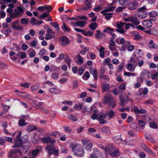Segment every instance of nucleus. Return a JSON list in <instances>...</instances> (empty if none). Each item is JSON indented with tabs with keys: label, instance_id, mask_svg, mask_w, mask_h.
<instances>
[{
	"label": "nucleus",
	"instance_id": "nucleus-59",
	"mask_svg": "<svg viewBox=\"0 0 158 158\" xmlns=\"http://www.w3.org/2000/svg\"><path fill=\"white\" fill-rule=\"evenodd\" d=\"M30 84V83H23L21 85V86L25 87L26 88H27L29 87V85Z\"/></svg>",
	"mask_w": 158,
	"mask_h": 158
},
{
	"label": "nucleus",
	"instance_id": "nucleus-34",
	"mask_svg": "<svg viewBox=\"0 0 158 158\" xmlns=\"http://www.w3.org/2000/svg\"><path fill=\"white\" fill-rule=\"evenodd\" d=\"M49 15V12H47L44 13L42 15H40L39 19H44V18L48 17Z\"/></svg>",
	"mask_w": 158,
	"mask_h": 158
},
{
	"label": "nucleus",
	"instance_id": "nucleus-38",
	"mask_svg": "<svg viewBox=\"0 0 158 158\" xmlns=\"http://www.w3.org/2000/svg\"><path fill=\"white\" fill-rule=\"evenodd\" d=\"M91 3L90 1H89L83 7V9L85 10H88L91 7Z\"/></svg>",
	"mask_w": 158,
	"mask_h": 158
},
{
	"label": "nucleus",
	"instance_id": "nucleus-54",
	"mask_svg": "<svg viewBox=\"0 0 158 158\" xmlns=\"http://www.w3.org/2000/svg\"><path fill=\"white\" fill-rule=\"evenodd\" d=\"M78 81L77 80H75L73 82V88L75 89L78 87Z\"/></svg>",
	"mask_w": 158,
	"mask_h": 158
},
{
	"label": "nucleus",
	"instance_id": "nucleus-22",
	"mask_svg": "<svg viewBox=\"0 0 158 158\" xmlns=\"http://www.w3.org/2000/svg\"><path fill=\"white\" fill-rule=\"evenodd\" d=\"M97 33L95 34V36L97 39H101L104 36V34L100 32L99 30L96 31Z\"/></svg>",
	"mask_w": 158,
	"mask_h": 158
},
{
	"label": "nucleus",
	"instance_id": "nucleus-16",
	"mask_svg": "<svg viewBox=\"0 0 158 158\" xmlns=\"http://www.w3.org/2000/svg\"><path fill=\"white\" fill-rule=\"evenodd\" d=\"M148 47L150 48L157 49L158 48L157 45L155 44L152 40H151L149 43Z\"/></svg>",
	"mask_w": 158,
	"mask_h": 158
},
{
	"label": "nucleus",
	"instance_id": "nucleus-28",
	"mask_svg": "<svg viewBox=\"0 0 158 158\" xmlns=\"http://www.w3.org/2000/svg\"><path fill=\"white\" fill-rule=\"evenodd\" d=\"M18 124L19 126H23L27 125V124L25 123V120L22 118H20L19 120Z\"/></svg>",
	"mask_w": 158,
	"mask_h": 158
},
{
	"label": "nucleus",
	"instance_id": "nucleus-61",
	"mask_svg": "<svg viewBox=\"0 0 158 158\" xmlns=\"http://www.w3.org/2000/svg\"><path fill=\"white\" fill-rule=\"evenodd\" d=\"M15 140L16 143H21L22 142V139L20 137H16V138L15 139Z\"/></svg>",
	"mask_w": 158,
	"mask_h": 158
},
{
	"label": "nucleus",
	"instance_id": "nucleus-29",
	"mask_svg": "<svg viewBox=\"0 0 158 158\" xmlns=\"http://www.w3.org/2000/svg\"><path fill=\"white\" fill-rule=\"evenodd\" d=\"M150 73L147 70H143L142 71L141 73L140 74L141 77H144V76H147V75H149Z\"/></svg>",
	"mask_w": 158,
	"mask_h": 158
},
{
	"label": "nucleus",
	"instance_id": "nucleus-58",
	"mask_svg": "<svg viewBox=\"0 0 158 158\" xmlns=\"http://www.w3.org/2000/svg\"><path fill=\"white\" fill-rule=\"evenodd\" d=\"M138 123L140 127H144V126L145 125V123H144V122L141 120H139V121Z\"/></svg>",
	"mask_w": 158,
	"mask_h": 158
},
{
	"label": "nucleus",
	"instance_id": "nucleus-47",
	"mask_svg": "<svg viewBox=\"0 0 158 158\" xmlns=\"http://www.w3.org/2000/svg\"><path fill=\"white\" fill-rule=\"evenodd\" d=\"M2 106H3V111L2 112L3 113H6L8 111L9 108V106L7 105H2Z\"/></svg>",
	"mask_w": 158,
	"mask_h": 158
},
{
	"label": "nucleus",
	"instance_id": "nucleus-21",
	"mask_svg": "<svg viewBox=\"0 0 158 158\" xmlns=\"http://www.w3.org/2000/svg\"><path fill=\"white\" fill-rule=\"evenodd\" d=\"M115 8V7L114 6H113L111 7H108L105 10L101 11V13L102 14H103L106 12L114 11Z\"/></svg>",
	"mask_w": 158,
	"mask_h": 158
},
{
	"label": "nucleus",
	"instance_id": "nucleus-30",
	"mask_svg": "<svg viewBox=\"0 0 158 158\" xmlns=\"http://www.w3.org/2000/svg\"><path fill=\"white\" fill-rule=\"evenodd\" d=\"M20 21L22 24L25 25L28 24L29 22V20L28 19L23 18L20 19Z\"/></svg>",
	"mask_w": 158,
	"mask_h": 158
},
{
	"label": "nucleus",
	"instance_id": "nucleus-56",
	"mask_svg": "<svg viewBox=\"0 0 158 158\" xmlns=\"http://www.w3.org/2000/svg\"><path fill=\"white\" fill-rule=\"evenodd\" d=\"M124 76H128L129 77L131 76H134L135 75L134 73H132L130 72H124Z\"/></svg>",
	"mask_w": 158,
	"mask_h": 158
},
{
	"label": "nucleus",
	"instance_id": "nucleus-37",
	"mask_svg": "<svg viewBox=\"0 0 158 158\" xmlns=\"http://www.w3.org/2000/svg\"><path fill=\"white\" fill-rule=\"evenodd\" d=\"M103 15L105 16V19L108 20H109L112 17V15L113 14L112 13H104L103 14Z\"/></svg>",
	"mask_w": 158,
	"mask_h": 158
},
{
	"label": "nucleus",
	"instance_id": "nucleus-46",
	"mask_svg": "<svg viewBox=\"0 0 158 158\" xmlns=\"http://www.w3.org/2000/svg\"><path fill=\"white\" fill-rule=\"evenodd\" d=\"M52 8L51 6L50 5H44V9H47L48 10V11L49 12V13L52 10Z\"/></svg>",
	"mask_w": 158,
	"mask_h": 158
},
{
	"label": "nucleus",
	"instance_id": "nucleus-48",
	"mask_svg": "<svg viewBox=\"0 0 158 158\" xmlns=\"http://www.w3.org/2000/svg\"><path fill=\"white\" fill-rule=\"evenodd\" d=\"M133 66H134L131 64H128L127 66V68L129 71H133L134 70V69H133Z\"/></svg>",
	"mask_w": 158,
	"mask_h": 158
},
{
	"label": "nucleus",
	"instance_id": "nucleus-9",
	"mask_svg": "<svg viewBox=\"0 0 158 158\" xmlns=\"http://www.w3.org/2000/svg\"><path fill=\"white\" fill-rule=\"evenodd\" d=\"M113 99V98L111 97L109 95L108 93H106V94L104 96V98L103 99V102L105 103H108V104H109Z\"/></svg>",
	"mask_w": 158,
	"mask_h": 158
},
{
	"label": "nucleus",
	"instance_id": "nucleus-35",
	"mask_svg": "<svg viewBox=\"0 0 158 158\" xmlns=\"http://www.w3.org/2000/svg\"><path fill=\"white\" fill-rule=\"evenodd\" d=\"M50 24L54 27L56 29V31H59V25L56 22H51Z\"/></svg>",
	"mask_w": 158,
	"mask_h": 158
},
{
	"label": "nucleus",
	"instance_id": "nucleus-49",
	"mask_svg": "<svg viewBox=\"0 0 158 158\" xmlns=\"http://www.w3.org/2000/svg\"><path fill=\"white\" fill-rule=\"evenodd\" d=\"M124 24H125V23H123L121 22H119V23H116L117 27L119 29L122 28V27H123Z\"/></svg>",
	"mask_w": 158,
	"mask_h": 158
},
{
	"label": "nucleus",
	"instance_id": "nucleus-60",
	"mask_svg": "<svg viewBox=\"0 0 158 158\" xmlns=\"http://www.w3.org/2000/svg\"><path fill=\"white\" fill-rule=\"evenodd\" d=\"M124 63H121L120 65L119 66V67L118 68V72L122 71V69L124 67Z\"/></svg>",
	"mask_w": 158,
	"mask_h": 158
},
{
	"label": "nucleus",
	"instance_id": "nucleus-3",
	"mask_svg": "<svg viewBox=\"0 0 158 158\" xmlns=\"http://www.w3.org/2000/svg\"><path fill=\"white\" fill-rule=\"evenodd\" d=\"M120 42L121 44H124L122 46V48L123 49H125L127 48V49H134L135 47L133 45H130V42L128 41H125L124 38H122L120 40Z\"/></svg>",
	"mask_w": 158,
	"mask_h": 158
},
{
	"label": "nucleus",
	"instance_id": "nucleus-8",
	"mask_svg": "<svg viewBox=\"0 0 158 158\" xmlns=\"http://www.w3.org/2000/svg\"><path fill=\"white\" fill-rule=\"evenodd\" d=\"M60 43L63 46L68 44L70 43L69 40L65 36H63L60 38Z\"/></svg>",
	"mask_w": 158,
	"mask_h": 158
},
{
	"label": "nucleus",
	"instance_id": "nucleus-27",
	"mask_svg": "<svg viewBox=\"0 0 158 158\" xmlns=\"http://www.w3.org/2000/svg\"><path fill=\"white\" fill-rule=\"evenodd\" d=\"M36 129V127L33 126H29L26 128V130L28 132H30Z\"/></svg>",
	"mask_w": 158,
	"mask_h": 158
},
{
	"label": "nucleus",
	"instance_id": "nucleus-12",
	"mask_svg": "<svg viewBox=\"0 0 158 158\" xmlns=\"http://www.w3.org/2000/svg\"><path fill=\"white\" fill-rule=\"evenodd\" d=\"M138 6V4L135 2H131L128 4V8L130 10H135Z\"/></svg>",
	"mask_w": 158,
	"mask_h": 158
},
{
	"label": "nucleus",
	"instance_id": "nucleus-64",
	"mask_svg": "<svg viewBox=\"0 0 158 158\" xmlns=\"http://www.w3.org/2000/svg\"><path fill=\"white\" fill-rule=\"evenodd\" d=\"M36 20V19L34 17L31 18L30 20V22L31 24L33 23L34 24H36V23L35 22Z\"/></svg>",
	"mask_w": 158,
	"mask_h": 158
},
{
	"label": "nucleus",
	"instance_id": "nucleus-5",
	"mask_svg": "<svg viewBox=\"0 0 158 158\" xmlns=\"http://www.w3.org/2000/svg\"><path fill=\"white\" fill-rule=\"evenodd\" d=\"M46 150L48 151L49 155L53 154L55 156H57L59 155V150L56 149L53 147L52 145H48L46 148Z\"/></svg>",
	"mask_w": 158,
	"mask_h": 158
},
{
	"label": "nucleus",
	"instance_id": "nucleus-13",
	"mask_svg": "<svg viewBox=\"0 0 158 158\" xmlns=\"http://www.w3.org/2000/svg\"><path fill=\"white\" fill-rule=\"evenodd\" d=\"M141 148L144 150L145 151L149 154L152 155L153 154V152L149 148L146 146V144L144 143H142L141 144Z\"/></svg>",
	"mask_w": 158,
	"mask_h": 158
},
{
	"label": "nucleus",
	"instance_id": "nucleus-44",
	"mask_svg": "<svg viewBox=\"0 0 158 158\" xmlns=\"http://www.w3.org/2000/svg\"><path fill=\"white\" fill-rule=\"evenodd\" d=\"M68 118L69 119L74 121H75L77 120V117L74 115L72 114L69 115Z\"/></svg>",
	"mask_w": 158,
	"mask_h": 158
},
{
	"label": "nucleus",
	"instance_id": "nucleus-7",
	"mask_svg": "<svg viewBox=\"0 0 158 158\" xmlns=\"http://www.w3.org/2000/svg\"><path fill=\"white\" fill-rule=\"evenodd\" d=\"M104 115L102 113H100L98 114L97 119L100 121L101 124H104L106 123V121L103 119Z\"/></svg>",
	"mask_w": 158,
	"mask_h": 158
},
{
	"label": "nucleus",
	"instance_id": "nucleus-32",
	"mask_svg": "<svg viewBox=\"0 0 158 158\" xmlns=\"http://www.w3.org/2000/svg\"><path fill=\"white\" fill-rule=\"evenodd\" d=\"M119 154L118 150L116 149L110 153V155L114 157L118 156L119 155Z\"/></svg>",
	"mask_w": 158,
	"mask_h": 158
},
{
	"label": "nucleus",
	"instance_id": "nucleus-36",
	"mask_svg": "<svg viewBox=\"0 0 158 158\" xmlns=\"http://www.w3.org/2000/svg\"><path fill=\"white\" fill-rule=\"evenodd\" d=\"M149 15L150 17H155L157 15L158 13L156 11L153 10L149 13Z\"/></svg>",
	"mask_w": 158,
	"mask_h": 158
},
{
	"label": "nucleus",
	"instance_id": "nucleus-15",
	"mask_svg": "<svg viewBox=\"0 0 158 158\" xmlns=\"http://www.w3.org/2000/svg\"><path fill=\"white\" fill-rule=\"evenodd\" d=\"M86 23L85 21H77L76 22L74 23V24L75 26H76L77 25L80 26L81 27H84L85 26V24Z\"/></svg>",
	"mask_w": 158,
	"mask_h": 158
},
{
	"label": "nucleus",
	"instance_id": "nucleus-26",
	"mask_svg": "<svg viewBox=\"0 0 158 158\" xmlns=\"http://www.w3.org/2000/svg\"><path fill=\"white\" fill-rule=\"evenodd\" d=\"M113 140L115 142L118 143L121 141V138L119 136H116L113 138Z\"/></svg>",
	"mask_w": 158,
	"mask_h": 158
},
{
	"label": "nucleus",
	"instance_id": "nucleus-39",
	"mask_svg": "<svg viewBox=\"0 0 158 158\" xmlns=\"http://www.w3.org/2000/svg\"><path fill=\"white\" fill-rule=\"evenodd\" d=\"M130 61L131 62L130 64H131L135 67L137 66L138 63L137 61L135 60L133 58H131Z\"/></svg>",
	"mask_w": 158,
	"mask_h": 158
},
{
	"label": "nucleus",
	"instance_id": "nucleus-10",
	"mask_svg": "<svg viewBox=\"0 0 158 158\" xmlns=\"http://www.w3.org/2000/svg\"><path fill=\"white\" fill-rule=\"evenodd\" d=\"M114 112L113 110H109L106 112V114H104V118L110 119L114 116Z\"/></svg>",
	"mask_w": 158,
	"mask_h": 158
},
{
	"label": "nucleus",
	"instance_id": "nucleus-23",
	"mask_svg": "<svg viewBox=\"0 0 158 158\" xmlns=\"http://www.w3.org/2000/svg\"><path fill=\"white\" fill-rule=\"evenodd\" d=\"M98 23L96 22H94L91 23L89 27L91 30L94 31L96 29Z\"/></svg>",
	"mask_w": 158,
	"mask_h": 158
},
{
	"label": "nucleus",
	"instance_id": "nucleus-24",
	"mask_svg": "<svg viewBox=\"0 0 158 158\" xmlns=\"http://www.w3.org/2000/svg\"><path fill=\"white\" fill-rule=\"evenodd\" d=\"M42 139L44 143H48L51 141V137L50 136L43 137L42 138Z\"/></svg>",
	"mask_w": 158,
	"mask_h": 158
},
{
	"label": "nucleus",
	"instance_id": "nucleus-41",
	"mask_svg": "<svg viewBox=\"0 0 158 158\" xmlns=\"http://www.w3.org/2000/svg\"><path fill=\"white\" fill-rule=\"evenodd\" d=\"M60 133L58 131H52L51 133V135L55 137H58L59 136Z\"/></svg>",
	"mask_w": 158,
	"mask_h": 158
},
{
	"label": "nucleus",
	"instance_id": "nucleus-43",
	"mask_svg": "<svg viewBox=\"0 0 158 158\" xmlns=\"http://www.w3.org/2000/svg\"><path fill=\"white\" fill-rule=\"evenodd\" d=\"M132 35L135 37V40H138L141 38V36L138 32H135V34Z\"/></svg>",
	"mask_w": 158,
	"mask_h": 158
},
{
	"label": "nucleus",
	"instance_id": "nucleus-18",
	"mask_svg": "<svg viewBox=\"0 0 158 158\" xmlns=\"http://www.w3.org/2000/svg\"><path fill=\"white\" fill-rule=\"evenodd\" d=\"M16 56H18V58L23 59L26 57V54L24 52L19 51L16 54Z\"/></svg>",
	"mask_w": 158,
	"mask_h": 158
},
{
	"label": "nucleus",
	"instance_id": "nucleus-45",
	"mask_svg": "<svg viewBox=\"0 0 158 158\" xmlns=\"http://www.w3.org/2000/svg\"><path fill=\"white\" fill-rule=\"evenodd\" d=\"M62 29L64 30L65 31H70V29L69 27H67L66 24L65 23H63V25L62 26Z\"/></svg>",
	"mask_w": 158,
	"mask_h": 158
},
{
	"label": "nucleus",
	"instance_id": "nucleus-31",
	"mask_svg": "<svg viewBox=\"0 0 158 158\" xmlns=\"http://www.w3.org/2000/svg\"><path fill=\"white\" fill-rule=\"evenodd\" d=\"M145 137L147 140H149L153 143H155L156 142L155 140L153 139L151 135H145Z\"/></svg>",
	"mask_w": 158,
	"mask_h": 158
},
{
	"label": "nucleus",
	"instance_id": "nucleus-33",
	"mask_svg": "<svg viewBox=\"0 0 158 158\" xmlns=\"http://www.w3.org/2000/svg\"><path fill=\"white\" fill-rule=\"evenodd\" d=\"M111 101V102L109 104V106L110 108H113L116 106V104L115 103V100L113 99Z\"/></svg>",
	"mask_w": 158,
	"mask_h": 158
},
{
	"label": "nucleus",
	"instance_id": "nucleus-52",
	"mask_svg": "<svg viewBox=\"0 0 158 158\" xmlns=\"http://www.w3.org/2000/svg\"><path fill=\"white\" fill-rule=\"evenodd\" d=\"M102 8L101 5H99L98 6L95 7L94 9V10L96 12H98L102 10Z\"/></svg>",
	"mask_w": 158,
	"mask_h": 158
},
{
	"label": "nucleus",
	"instance_id": "nucleus-40",
	"mask_svg": "<svg viewBox=\"0 0 158 158\" xmlns=\"http://www.w3.org/2000/svg\"><path fill=\"white\" fill-rule=\"evenodd\" d=\"M91 74L93 75V76L94 77V79L95 80H97V75L98 74V72L96 70V69H94L93 70V73Z\"/></svg>",
	"mask_w": 158,
	"mask_h": 158
},
{
	"label": "nucleus",
	"instance_id": "nucleus-62",
	"mask_svg": "<svg viewBox=\"0 0 158 158\" xmlns=\"http://www.w3.org/2000/svg\"><path fill=\"white\" fill-rule=\"evenodd\" d=\"M46 37L45 38V39L46 40H48L49 39H51L52 38V36L49 33H47L46 34Z\"/></svg>",
	"mask_w": 158,
	"mask_h": 158
},
{
	"label": "nucleus",
	"instance_id": "nucleus-63",
	"mask_svg": "<svg viewBox=\"0 0 158 158\" xmlns=\"http://www.w3.org/2000/svg\"><path fill=\"white\" fill-rule=\"evenodd\" d=\"M63 128L64 129V131L67 132H69L71 131V129H69V127H68L64 126L63 127Z\"/></svg>",
	"mask_w": 158,
	"mask_h": 158
},
{
	"label": "nucleus",
	"instance_id": "nucleus-17",
	"mask_svg": "<svg viewBox=\"0 0 158 158\" xmlns=\"http://www.w3.org/2000/svg\"><path fill=\"white\" fill-rule=\"evenodd\" d=\"M110 84H106L105 82H103L102 84V89L103 92H106L107 91L110 87Z\"/></svg>",
	"mask_w": 158,
	"mask_h": 158
},
{
	"label": "nucleus",
	"instance_id": "nucleus-1",
	"mask_svg": "<svg viewBox=\"0 0 158 158\" xmlns=\"http://www.w3.org/2000/svg\"><path fill=\"white\" fill-rule=\"evenodd\" d=\"M71 147L74 154L79 157L82 156L84 155V152L82 147L77 144L72 143Z\"/></svg>",
	"mask_w": 158,
	"mask_h": 158
},
{
	"label": "nucleus",
	"instance_id": "nucleus-20",
	"mask_svg": "<svg viewBox=\"0 0 158 158\" xmlns=\"http://www.w3.org/2000/svg\"><path fill=\"white\" fill-rule=\"evenodd\" d=\"M114 147L112 144H110L105 147V150L107 152H110L114 149Z\"/></svg>",
	"mask_w": 158,
	"mask_h": 158
},
{
	"label": "nucleus",
	"instance_id": "nucleus-55",
	"mask_svg": "<svg viewBox=\"0 0 158 158\" xmlns=\"http://www.w3.org/2000/svg\"><path fill=\"white\" fill-rule=\"evenodd\" d=\"M82 107V105H77L75 106L74 108L75 110H81Z\"/></svg>",
	"mask_w": 158,
	"mask_h": 158
},
{
	"label": "nucleus",
	"instance_id": "nucleus-6",
	"mask_svg": "<svg viewBox=\"0 0 158 158\" xmlns=\"http://www.w3.org/2000/svg\"><path fill=\"white\" fill-rule=\"evenodd\" d=\"M59 58L60 59H65V61L67 63L69 67L70 68L71 60L67 54L61 53L60 54Z\"/></svg>",
	"mask_w": 158,
	"mask_h": 158
},
{
	"label": "nucleus",
	"instance_id": "nucleus-14",
	"mask_svg": "<svg viewBox=\"0 0 158 158\" xmlns=\"http://www.w3.org/2000/svg\"><path fill=\"white\" fill-rule=\"evenodd\" d=\"M85 146V149L87 151H89L91 150L93 147V143L89 142H87L86 141L84 143Z\"/></svg>",
	"mask_w": 158,
	"mask_h": 158
},
{
	"label": "nucleus",
	"instance_id": "nucleus-51",
	"mask_svg": "<svg viewBox=\"0 0 158 158\" xmlns=\"http://www.w3.org/2000/svg\"><path fill=\"white\" fill-rule=\"evenodd\" d=\"M29 55L31 57H33L35 55V52L34 50H32L30 52L29 51Z\"/></svg>",
	"mask_w": 158,
	"mask_h": 158
},
{
	"label": "nucleus",
	"instance_id": "nucleus-42",
	"mask_svg": "<svg viewBox=\"0 0 158 158\" xmlns=\"http://www.w3.org/2000/svg\"><path fill=\"white\" fill-rule=\"evenodd\" d=\"M83 35L86 36H90L93 35V32L90 31L87 32L85 31V32L83 33Z\"/></svg>",
	"mask_w": 158,
	"mask_h": 158
},
{
	"label": "nucleus",
	"instance_id": "nucleus-4",
	"mask_svg": "<svg viewBox=\"0 0 158 158\" xmlns=\"http://www.w3.org/2000/svg\"><path fill=\"white\" fill-rule=\"evenodd\" d=\"M93 152L90 155V158H102V153L96 148L93 149Z\"/></svg>",
	"mask_w": 158,
	"mask_h": 158
},
{
	"label": "nucleus",
	"instance_id": "nucleus-25",
	"mask_svg": "<svg viewBox=\"0 0 158 158\" xmlns=\"http://www.w3.org/2000/svg\"><path fill=\"white\" fill-rule=\"evenodd\" d=\"M20 151L19 150L17 149H11L10 152L9 153V157H11L13 154L16 153L17 152H20Z\"/></svg>",
	"mask_w": 158,
	"mask_h": 158
},
{
	"label": "nucleus",
	"instance_id": "nucleus-19",
	"mask_svg": "<svg viewBox=\"0 0 158 158\" xmlns=\"http://www.w3.org/2000/svg\"><path fill=\"white\" fill-rule=\"evenodd\" d=\"M130 22H132L135 25H138L139 23V22L137 19V18L135 17H131Z\"/></svg>",
	"mask_w": 158,
	"mask_h": 158
},
{
	"label": "nucleus",
	"instance_id": "nucleus-2",
	"mask_svg": "<svg viewBox=\"0 0 158 158\" xmlns=\"http://www.w3.org/2000/svg\"><path fill=\"white\" fill-rule=\"evenodd\" d=\"M24 11V10L23 8L20 6H18L17 8V10H15L14 13L10 15V17L12 19H14L15 17H17L18 16L22 15V13Z\"/></svg>",
	"mask_w": 158,
	"mask_h": 158
},
{
	"label": "nucleus",
	"instance_id": "nucleus-50",
	"mask_svg": "<svg viewBox=\"0 0 158 158\" xmlns=\"http://www.w3.org/2000/svg\"><path fill=\"white\" fill-rule=\"evenodd\" d=\"M78 61L80 65H81L83 62V59L81 56L80 54H78Z\"/></svg>",
	"mask_w": 158,
	"mask_h": 158
},
{
	"label": "nucleus",
	"instance_id": "nucleus-11",
	"mask_svg": "<svg viewBox=\"0 0 158 158\" xmlns=\"http://www.w3.org/2000/svg\"><path fill=\"white\" fill-rule=\"evenodd\" d=\"M142 24L147 28H150L152 25V23L150 20L146 19L142 22Z\"/></svg>",
	"mask_w": 158,
	"mask_h": 158
},
{
	"label": "nucleus",
	"instance_id": "nucleus-53",
	"mask_svg": "<svg viewBox=\"0 0 158 158\" xmlns=\"http://www.w3.org/2000/svg\"><path fill=\"white\" fill-rule=\"evenodd\" d=\"M12 27L14 29L17 30H21L23 29V27L19 25H17V26L12 25Z\"/></svg>",
	"mask_w": 158,
	"mask_h": 158
},
{
	"label": "nucleus",
	"instance_id": "nucleus-57",
	"mask_svg": "<svg viewBox=\"0 0 158 158\" xmlns=\"http://www.w3.org/2000/svg\"><path fill=\"white\" fill-rule=\"evenodd\" d=\"M127 134L129 135L130 137H132L135 135L134 132L132 130L128 131L127 132Z\"/></svg>",
	"mask_w": 158,
	"mask_h": 158
}]
</instances>
